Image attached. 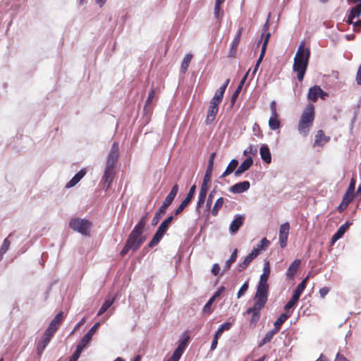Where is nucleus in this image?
Wrapping results in <instances>:
<instances>
[{
    "instance_id": "obj_1",
    "label": "nucleus",
    "mask_w": 361,
    "mask_h": 361,
    "mask_svg": "<svg viewBox=\"0 0 361 361\" xmlns=\"http://www.w3.org/2000/svg\"><path fill=\"white\" fill-rule=\"evenodd\" d=\"M146 224V218L142 217L135 225L128 235L126 245L120 252L121 257H124L130 250L133 252L138 250L146 238L142 235Z\"/></svg>"
},
{
    "instance_id": "obj_2",
    "label": "nucleus",
    "mask_w": 361,
    "mask_h": 361,
    "mask_svg": "<svg viewBox=\"0 0 361 361\" xmlns=\"http://www.w3.org/2000/svg\"><path fill=\"white\" fill-rule=\"evenodd\" d=\"M310 57V50L308 48L305 49L304 42H301L295 54L293 66V71L297 73V78L300 82L304 78Z\"/></svg>"
},
{
    "instance_id": "obj_3",
    "label": "nucleus",
    "mask_w": 361,
    "mask_h": 361,
    "mask_svg": "<svg viewBox=\"0 0 361 361\" xmlns=\"http://www.w3.org/2000/svg\"><path fill=\"white\" fill-rule=\"evenodd\" d=\"M92 224L87 219L72 218L69 221V227L82 235H89Z\"/></svg>"
},
{
    "instance_id": "obj_4",
    "label": "nucleus",
    "mask_w": 361,
    "mask_h": 361,
    "mask_svg": "<svg viewBox=\"0 0 361 361\" xmlns=\"http://www.w3.org/2000/svg\"><path fill=\"white\" fill-rule=\"evenodd\" d=\"M309 277L307 276L296 287L295 290L293 292V294L290 298V300L286 303L284 306V310L288 311L289 309L292 308L298 301L301 294L306 287V283L308 281Z\"/></svg>"
},
{
    "instance_id": "obj_5",
    "label": "nucleus",
    "mask_w": 361,
    "mask_h": 361,
    "mask_svg": "<svg viewBox=\"0 0 361 361\" xmlns=\"http://www.w3.org/2000/svg\"><path fill=\"white\" fill-rule=\"evenodd\" d=\"M268 284L258 283L257 292L255 295V304L260 307H264L268 296Z\"/></svg>"
},
{
    "instance_id": "obj_6",
    "label": "nucleus",
    "mask_w": 361,
    "mask_h": 361,
    "mask_svg": "<svg viewBox=\"0 0 361 361\" xmlns=\"http://www.w3.org/2000/svg\"><path fill=\"white\" fill-rule=\"evenodd\" d=\"M327 96L328 94L318 85L311 87L307 93V99L313 102H315L319 97L324 99Z\"/></svg>"
},
{
    "instance_id": "obj_7",
    "label": "nucleus",
    "mask_w": 361,
    "mask_h": 361,
    "mask_svg": "<svg viewBox=\"0 0 361 361\" xmlns=\"http://www.w3.org/2000/svg\"><path fill=\"white\" fill-rule=\"evenodd\" d=\"M63 319V312L61 311L54 317V318L52 319V321L51 322L45 331L54 336L56 331L58 330L60 325L61 324Z\"/></svg>"
},
{
    "instance_id": "obj_8",
    "label": "nucleus",
    "mask_w": 361,
    "mask_h": 361,
    "mask_svg": "<svg viewBox=\"0 0 361 361\" xmlns=\"http://www.w3.org/2000/svg\"><path fill=\"white\" fill-rule=\"evenodd\" d=\"M314 118V106L312 104H308L302 114L300 120H301L303 123H308L309 124H312Z\"/></svg>"
},
{
    "instance_id": "obj_9",
    "label": "nucleus",
    "mask_w": 361,
    "mask_h": 361,
    "mask_svg": "<svg viewBox=\"0 0 361 361\" xmlns=\"http://www.w3.org/2000/svg\"><path fill=\"white\" fill-rule=\"evenodd\" d=\"M290 225L288 222L283 224L279 229V243L282 248L286 246L289 235Z\"/></svg>"
},
{
    "instance_id": "obj_10",
    "label": "nucleus",
    "mask_w": 361,
    "mask_h": 361,
    "mask_svg": "<svg viewBox=\"0 0 361 361\" xmlns=\"http://www.w3.org/2000/svg\"><path fill=\"white\" fill-rule=\"evenodd\" d=\"M53 336H52V335L49 334V333L44 331L43 337L38 342L37 345V348H36L37 353V355L39 356L42 355V354L43 353L44 349L46 348V347L47 346V345L49 344V343L50 342V341H51V338Z\"/></svg>"
},
{
    "instance_id": "obj_11",
    "label": "nucleus",
    "mask_w": 361,
    "mask_h": 361,
    "mask_svg": "<svg viewBox=\"0 0 361 361\" xmlns=\"http://www.w3.org/2000/svg\"><path fill=\"white\" fill-rule=\"evenodd\" d=\"M114 178V169L106 167L102 177V182L104 183V188L105 190H108Z\"/></svg>"
},
{
    "instance_id": "obj_12",
    "label": "nucleus",
    "mask_w": 361,
    "mask_h": 361,
    "mask_svg": "<svg viewBox=\"0 0 361 361\" xmlns=\"http://www.w3.org/2000/svg\"><path fill=\"white\" fill-rule=\"evenodd\" d=\"M219 105L214 102H210V104L208 109L207 115L205 123L207 125L211 124L215 119L216 116L219 111Z\"/></svg>"
},
{
    "instance_id": "obj_13",
    "label": "nucleus",
    "mask_w": 361,
    "mask_h": 361,
    "mask_svg": "<svg viewBox=\"0 0 361 361\" xmlns=\"http://www.w3.org/2000/svg\"><path fill=\"white\" fill-rule=\"evenodd\" d=\"M242 31H243V28L240 27L238 30V32L236 33L235 37L233 38V39L231 42L230 51L228 53V57H230V58H235L236 56L237 49H238L239 42H240Z\"/></svg>"
},
{
    "instance_id": "obj_14",
    "label": "nucleus",
    "mask_w": 361,
    "mask_h": 361,
    "mask_svg": "<svg viewBox=\"0 0 361 361\" xmlns=\"http://www.w3.org/2000/svg\"><path fill=\"white\" fill-rule=\"evenodd\" d=\"M250 187V183L247 180L234 184L229 188V191L233 194H239L247 191Z\"/></svg>"
},
{
    "instance_id": "obj_15",
    "label": "nucleus",
    "mask_w": 361,
    "mask_h": 361,
    "mask_svg": "<svg viewBox=\"0 0 361 361\" xmlns=\"http://www.w3.org/2000/svg\"><path fill=\"white\" fill-rule=\"evenodd\" d=\"M245 216L241 214H237L234 220L231 223L229 226V231L231 234H235L238 232L239 228L243 226Z\"/></svg>"
},
{
    "instance_id": "obj_16",
    "label": "nucleus",
    "mask_w": 361,
    "mask_h": 361,
    "mask_svg": "<svg viewBox=\"0 0 361 361\" xmlns=\"http://www.w3.org/2000/svg\"><path fill=\"white\" fill-rule=\"evenodd\" d=\"M257 250H252L250 253H249L244 259V260L239 264L238 270L239 272L243 271L245 270L250 264L252 262L254 259H255L257 257Z\"/></svg>"
},
{
    "instance_id": "obj_17",
    "label": "nucleus",
    "mask_w": 361,
    "mask_h": 361,
    "mask_svg": "<svg viewBox=\"0 0 361 361\" xmlns=\"http://www.w3.org/2000/svg\"><path fill=\"white\" fill-rule=\"evenodd\" d=\"M351 224L352 223L347 221L344 224L341 226L337 230V231L332 236L331 243H334L338 240L341 238Z\"/></svg>"
},
{
    "instance_id": "obj_18",
    "label": "nucleus",
    "mask_w": 361,
    "mask_h": 361,
    "mask_svg": "<svg viewBox=\"0 0 361 361\" xmlns=\"http://www.w3.org/2000/svg\"><path fill=\"white\" fill-rule=\"evenodd\" d=\"M259 154L262 159L266 164H270L271 162V155L270 152V149L267 145L263 144L261 145L259 148Z\"/></svg>"
},
{
    "instance_id": "obj_19",
    "label": "nucleus",
    "mask_w": 361,
    "mask_h": 361,
    "mask_svg": "<svg viewBox=\"0 0 361 361\" xmlns=\"http://www.w3.org/2000/svg\"><path fill=\"white\" fill-rule=\"evenodd\" d=\"M86 174V170L85 169H81L80 171H78L72 178L71 180L67 183L66 188H72L75 186Z\"/></svg>"
},
{
    "instance_id": "obj_20",
    "label": "nucleus",
    "mask_w": 361,
    "mask_h": 361,
    "mask_svg": "<svg viewBox=\"0 0 361 361\" xmlns=\"http://www.w3.org/2000/svg\"><path fill=\"white\" fill-rule=\"evenodd\" d=\"M301 263L300 259H295L289 266L287 271H286V276L288 279L293 278L295 274H296L298 269Z\"/></svg>"
},
{
    "instance_id": "obj_21",
    "label": "nucleus",
    "mask_w": 361,
    "mask_h": 361,
    "mask_svg": "<svg viewBox=\"0 0 361 361\" xmlns=\"http://www.w3.org/2000/svg\"><path fill=\"white\" fill-rule=\"evenodd\" d=\"M270 274L269 262L266 261L264 264L263 273L260 276L259 283L267 284V280Z\"/></svg>"
},
{
    "instance_id": "obj_22",
    "label": "nucleus",
    "mask_w": 361,
    "mask_h": 361,
    "mask_svg": "<svg viewBox=\"0 0 361 361\" xmlns=\"http://www.w3.org/2000/svg\"><path fill=\"white\" fill-rule=\"evenodd\" d=\"M189 338H190L188 336H187L186 333H184L182 338L180 339L178 342V347L175 349V350L178 351V353L183 355L188 345Z\"/></svg>"
},
{
    "instance_id": "obj_23",
    "label": "nucleus",
    "mask_w": 361,
    "mask_h": 361,
    "mask_svg": "<svg viewBox=\"0 0 361 361\" xmlns=\"http://www.w3.org/2000/svg\"><path fill=\"white\" fill-rule=\"evenodd\" d=\"M173 219V216L171 215L168 216L160 225H159V240L164 233L167 231L170 224Z\"/></svg>"
},
{
    "instance_id": "obj_24",
    "label": "nucleus",
    "mask_w": 361,
    "mask_h": 361,
    "mask_svg": "<svg viewBox=\"0 0 361 361\" xmlns=\"http://www.w3.org/2000/svg\"><path fill=\"white\" fill-rule=\"evenodd\" d=\"M238 165V161L235 159H232L230 161V163L228 164V165L227 166L224 172L220 176V178H224V177L230 175L231 173H232L235 171V169L237 168Z\"/></svg>"
},
{
    "instance_id": "obj_25",
    "label": "nucleus",
    "mask_w": 361,
    "mask_h": 361,
    "mask_svg": "<svg viewBox=\"0 0 361 361\" xmlns=\"http://www.w3.org/2000/svg\"><path fill=\"white\" fill-rule=\"evenodd\" d=\"M290 317V313L287 312L285 313H282L279 318L276 320L274 324V329L278 332L281 328L282 324H283L289 317Z\"/></svg>"
},
{
    "instance_id": "obj_26",
    "label": "nucleus",
    "mask_w": 361,
    "mask_h": 361,
    "mask_svg": "<svg viewBox=\"0 0 361 361\" xmlns=\"http://www.w3.org/2000/svg\"><path fill=\"white\" fill-rule=\"evenodd\" d=\"M353 200V195H349L345 194L343 195L341 203L338 207V210L339 212H343L348 206L350 202Z\"/></svg>"
},
{
    "instance_id": "obj_27",
    "label": "nucleus",
    "mask_w": 361,
    "mask_h": 361,
    "mask_svg": "<svg viewBox=\"0 0 361 361\" xmlns=\"http://www.w3.org/2000/svg\"><path fill=\"white\" fill-rule=\"evenodd\" d=\"M329 140V137H326L323 130H319L317 131L315 136L314 145H322L324 143L327 142Z\"/></svg>"
},
{
    "instance_id": "obj_28",
    "label": "nucleus",
    "mask_w": 361,
    "mask_h": 361,
    "mask_svg": "<svg viewBox=\"0 0 361 361\" xmlns=\"http://www.w3.org/2000/svg\"><path fill=\"white\" fill-rule=\"evenodd\" d=\"M269 244V241L266 238H264L259 241L257 246L253 248L252 250H257V255H259L262 251H264L268 247Z\"/></svg>"
},
{
    "instance_id": "obj_29",
    "label": "nucleus",
    "mask_w": 361,
    "mask_h": 361,
    "mask_svg": "<svg viewBox=\"0 0 361 361\" xmlns=\"http://www.w3.org/2000/svg\"><path fill=\"white\" fill-rule=\"evenodd\" d=\"M312 125V124H309L308 123H303L301 120H300L298 128L300 134L302 135L303 136H306L308 134Z\"/></svg>"
},
{
    "instance_id": "obj_30",
    "label": "nucleus",
    "mask_w": 361,
    "mask_h": 361,
    "mask_svg": "<svg viewBox=\"0 0 361 361\" xmlns=\"http://www.w3.org/2000/svg\"><path fill=\"white\" fill-rule=\"evenodd\" d=\"M278 333V331L275 329H272L267 332L264 337L262 338V340L260 341L259 346L262 347V345L267 344V343L270 342L273 337Z\"/></svg>"
},
{
    "instance_id": "obj_31",
    "label": "nucleus",
    "mask_w": 361,
    "mask_h": 361,
    "mask_svg": "<svg viewBox=\"0 0 361 361\" xmlns=\"http://www.w3.org/2000/svg\"><path fill=\"white\" fill-rule=\"evenodd\" d=\"M192 59V54H187L185 56V57L182 61L181 66H180V71L183 73H185L188 71V68L189 67V65H190V63Z\"/></svg>"
},
{
    "instance_id": "obj_32",
    "label": "nucleus",
    "mask_w": 361,
    "mask_h": 361,
    "mask_svg": "<svg viewBox=\"0 0 361 361\" xmlns=\"http://www.w3.org/2000/svg\"><path fill=\"white\" fill-rule=\"evenodd\" d=\"M118 154L109 153L106 160V167L114 169L118 159Z\"/></svg>"
},
{
    "instance_id": "obj_33",
    "label": "nucleus",
    "mask_w": 361,
    "mask_h": 361,
    "mask_svg": "<svg viewBox=\"0 0 361 361\" xmlns=\"http://www.w3.org/2000/svg\"><path fill=\"white\" fill-rule=\"evenodd\" d=\"M238 256V250L235 249L230 256V258L226 262L223 271H226L229 269L231 264L235 262Z\"/></svg>"
},
{
    "instance_id": "obj_34",
    "label": "nucleus",
    "mask_w": 361,
    "mask_h": 361,
    "mask_svg": "<svg viewBox=\"0 0 361 361\" xmlns=\"http://www.w3.org/2000/svg\"><path fill=\"white\" fill-rule=\"evenodd\" d=\"M178 192V185L175 184L169 195L166 196L164 202H170V204L173 202L174 198L176 197L177 193Z\"/></svg>"
},
{
    "instance_id": "obj_35",
    "label": "nucleus",
    "mask_w": 361,
    "mask_h": 361,
    "mask_svg": "<svg viewBox=\"0 0 361 361\" xmlns=\"http://www.w3.org/2000/svg\"><path fill=\"white\" fill-rule=\"evenodd\" d=\"M253 164V159L249 157L246 158L244 161L238 167L240 171L243 173L247 171Z\"/></svg>"
},
{
    "instance_id": "obj_36",
    "label": "nucleus",
    "mask_w": 361,
    "mask_h": 361,
    "mask_svg": "<svg viewBox=\"0 0 361 361\" xmlns=\"http://www.w3.org/2000/svg\"><path fill=\"white\" fill-rule=\"evenodd\" d=\"M269 126L272 130H276L280 128L281 123L278 116H271L269 120Z\"/></svg>"
},
{
    "instance_id": "obj_37",
    "label": "nucleus",
    "mask_w": 361,
    "mask_h": 361,
    "mask_svg": "<svg viewBox=\"0 0 361 361\" xmlns=\"http://www.w3.org/2000/svg\"><path fill=\"white\" fill-rule=\"evenodd\" d=\"M231 326L232 323L225 322L219 327L214 335L216 336V337H220L224 331L229 330L231 328Z\"/></svg>"
},
{
    "instance_id": "obj_38",
    "label": "nucleus",
    "mask_w": 361,
    "mask_h": 361,
    "mask_svg": "<svg viewBox=\"0 0 361 361\" xmlns=\"http://www.w3.org/2000/svg\"><path fill=\"white\" fill-rule=\"evenodd\" d=\"M92 336H91L89 334H85L83 337L81 338L80 342L78 344V347L83 350V349L86 347V345L89 343V342L92 340Z\"/></svg>"
},
{
    "instance_id": "obj_39",
    "label": "nucleus",
    "mask_w": 361,
    "mask_h": 361,
    "mask_svg": "<svg viewBox=\"0 0 361 361\" xmlns=\"http://www.w3.org/2000/svg\"><path fill=\"white\" fill-rule=\"evenodd\" d=\"M224 203V199L223 197H219L217 199L212 210V214L213 216H216L218 214L219 210L222 207Z\"/></svg>"
},
{
    "instance_id": "obj_40",
    "label": "nucleus",
    "mask_w": 361,
    "mask_h": 361,
    "mask_svg": "<svg viewBox=\"0 0 361 361\" xmlns=\"http://www.w3.org/2000/svg\"><path fill=\"white\" fill-rule=\"evenodd\" d=\"M114 300H106L104 301V302L102 304V307H100L97 315L100 316L103 313H104L114 303Z\"/></svg>"
},
{
    "instance_id": "obj_41",
    "label": "nucleus",
    "mask_w": 361,
    "mask_h": 361,
    "mask_svg": "<svg viewBox=\"0 0 361 361\" xmlns=\"http://www.w3.org/2000/svg\"><path fill=\"white\" fill-rule=\"evenodd\" d=\"M349 14L351 16V18L359 17L361 14V3H359L355 6L351 8Z\"/></svg>"
},
{
    "instance_id": "obj_42",
    "label": "nucleus",
    "mask_w": 361,
    "mask_h": 361,
    "mask_svg": "<svg viewBox=\"0 0 361 361\" xmlns=\"http://www.w3.org/2000/svg\"><path fill=\"white\" fill-rule=\"evenodd\" d=\"M11 243L8 238H5L1 247H0V259L2 258L3 255L8 251L9 249Z\"/></svg>"
},
{
    "instance_id": "obj_43",
    "label": "nucleus",
    "mask_w": 361,
    "mask_h": 361,
    "mask_svg": "<svg viewBox=\"0 0 361 361\" xmlns=\"http://www.w3.org/2000/svg\"><path fill=\"white\" fill-rule=\"evenodd\" d=\"M263 307H260L259 306L257 307V305L255 304V312L252 315V318L250 319L251 323H256L257 322H258V320L259 319L260 310Z\"/></svg>"
},
{
    "instance_id": "obj_44",
    "label": "nucleus",
    "mask_w": 361,
    "mask_h": 361,
    "mask_svg": "<svg viewBox=\"0 0 361 361\" xmlns=\"http://www.w3.org/2000/svg\"><path fill=\"white\" fill-rule=\"evenodd\" d=\"M224 97V93L219 92L217 90L214 94V96L212 99L211 102H214V103H216L217 104H219Z\"/></svg>"
},
{
    "instance_id": "obj_45",
    "label": "nucleus",
    "mask_w": 361,
    "mask_h": 361,
    "mask_svg": "<svg viewBox=\"0 0 361 361\" xmlns=\"http://www.w3.org/2000/svg\"><path fill=\"white\" fill-rule=\"evenodd\" d=\"M249 287L248 281L245 282L242 286L240 288L238 293H237V298H240L247 290Z\"/></svg>"
},
{
    "instance_id": "obj_46",
    "label": "nucleus",
    "mask_w": 361,
    "mask_h": 361,
    "mask_svg": "<svg viewBox=\"0 0 361 361\" xmlns=\"http://www.w3.org/2000/svg\"><path fill=\"white\" fill-rule=\"evenodd\" d=\"M214 299L212 298V297L209 298V300L207 301V302L204 305V307H203V312L204 313H209L210 314L212 312V310H211V307L213 304V302H214Z\"/></svg>"
},
{
    "instance_id": "obj_47",
    "label": "nucleus",
    "mask_w": 361,
    "mask_h": 361,
    "mask_svg": "<svg viewBox=\"0 0 361 361\" xmlns=\"http://www.w3.org/2000/svg\"><path fill=\"white\" fill-rule=\"evenodd\" d=\"M355 188V178H353L351 179V180H350V185L348 186V190L345 192V194H348V195H349L350 196L353 195Z\"/></svg>"
},
{
    "instance_id": "obj_48",
    "label": "nucleus",
    "mask_w": 361,
    "mask_h": 361,
    "mask_svg": "<svg viewBox=\"0 0 361 361\" xmlns=\"http://www.w3.org/2000/svg\"><path fill=\"white\" fill-rule=\"evenodd\" d=\"M82 350L80 349V347L78 348V346L76 347V350L74 352V353L72 355V356L70 357L69 360L68 361H76L78 360V359L79 358V357L80 356V354L82 353Z\"/></svg>"
},
{
    "instance_id": "obj_49",
    "label": "nucleus",
    "mask_w": 361,
    "mask_h": 361,
    "mask_svg": "<svg viewBox=\"0 0 361 361\" xmlns=\"http://www.w3.org/2000/svg\"><path fill=\"white\" fill-rule=\"evenodd\" d=\"M252 131H253L254 135H255V136H257L258 137H262V133L261 132L259 126L257 123H255L253 125V126H252Z\"/></svg>"
},
{
    "instance_id": "obj_50",
    "label": "nucleus",
    "mask_w": 361,
    "mask_h": 361,
    "mask_svg": "<svg viewBox=\"0 0 361 361\" xmlns=\"http://www.w3.org/2000/svg\"><path fill=\"white\" fill-rule=\"evenodd\" d=\"M206 197H207V193L200 192L199 197H198V201H197V207H200L204 203Z\"/></svg>"
},
{
    "instance_id": "obj_51",
    "label": "nucleus",
    "mask_w": 361,
    "mask_h": 361,
    "mask_svg": "<svg viewBox=\"0 0 361 361\" xmlns=\"http://www.w3.org/2000/svg\"><path fill=\"white\" fill-rule=\"evenodd\" d=\"M169 206L170 202H163L162 205L159 207V219L166 213V211Z\"/></svg>"
},
{
    "instance_id": "obj_52",
    "label": "nucleus",
    "mask_w": 361,
    "mask_h": 361,
    "mask_svg": "<svg viewBox=\"0 0 361 361\" xmlns=\"http://www.w3.org/2000/svg\"><path fill=\"white\" fill-rule=\"evenodd\" d=\"M182 356V354L176 350H174L172 355L169 358V361H178Z\"/></svg>"
},
{
    "instance_id": "obj_53",
    "label": "nucleus",
    "mask_w": 361,
    "mask_h": 361,
    "mask_svg": "<svg viewBox=\"0 0 361 361\" xmlns=\"http://www.w3.org/2000/svg\"><path fill=\"white\" fill-rule=\"evenodd\" d=\"M257 152V147L254 146L252 145H250L247 149V150L244 151V154L246 155L247 153L251 154H255Z\"/></svg>"
},
{
    "instance_id": "obj_54",
    "label": "nucleus",
    "mask_w": 361,
    "mask_h": 361,
    "mask_svg": "<svg viewBox=\"0 0 361 361\" xmlns=\"http://www.w3.org/2000/svg\"><path fill=\"white\" fill-rule=\"evenodd\" d=\"M271 116H279L276 111V104L275 101H272L270 104Z\"/></svg>"
},
{
    "instance_id": "obj_55",
    "label": "nucleus",
    "mask_w": 361,
    "mask_h": 361,
    "mask_svg": "<svg viewBox=\"0 0 361 361\" xmlns=\"http://www.w3.org/2000/svg\"><path fill=\"white\" fill-rule=\"evenodd\" d=\"M242 89H240V87H237L236 90H235V92H233L232 97H231V102L232 104H234L237 97H238L239 95V93L240 92Z\"/></svg>"
},
{
    "instance_id": "obj_56",
    "label": "nucleus",
    "mask_w": 361,
    "mask_h": 361,
    "mask_svg": "<svg viewBox=\"0 0 361 361\" xmlns=\"http://www.w3.org/2000/svg\"><path fill=\"white\" fill-rule=\"evenodd\" d=\"M185 203L186 202H183L180 203V204L178 206V207L174 212L175 216H178L183 211V209L187 207L185 205Z\"/></svg>"
},
{
    "instance_id": "obj_57",
    "label": "nucleus",
    "mask_w": 361,
    "mask_h": 361,
    "mask_svg": "<svg viewBox=\"0 0 361 361\" xmlns=\"http://www.w3.org/2000/svg\"><path fill=\"white\" fill-rule=\"evenodd\" d=\"M158 243V231L154 233L152 240L149 244V247H152Z\"/></svg>"
},
{
    "instance_id": "obj_58",
    "label": "nucleus",
    "mask_w": 361,
    "mask_h": 361,
    "mask_svg": "<svg viewBox=\"0 0 361 361\" xmlns=\"http://www.w3.org/2000/svg\"><path fill=\"white\" fill-rule=\"evenodd\" d=\"M100 324L99 322L95 323L92 328L88 331L87 334H89L91 336H93L94 333L97 331Z\"/></svg>"
},
{
    "instance_id": "obj_59",
    "label": "nucleus",
    "mask_w": 361,
    "mask_h": 361,
    "mask_svg": "<svg viewBox=\"0 0 361 361\" xmlns=\"http://www.w3.org/2000/svg\"><path fill=\"white\" fill-rule=\"evenodd\" d=\"M113 154H119V147L117 142H114L111 148L110 152Z\"/></svg>"
},
{
    "instance_id": "obj_60",
    "label": "nucleus",
    "mask_w": 361,
    "mask_h": 361,
    "mask_svg": "<svg viewBox=\"0 0 361 361\" xmlns=\"http://www.w3.org/2000/svg\"><path fill=\"white\" fill-rule=\"evenodd\" d=\"M270 37H271V33H269V32H267L265 35L264 42H263L262 46V49H267V44L269 42Z\"/></svg>"
},
{
    "instance_id": "obj_61",
    "label": "nucleus",
    "mask_w": 361,
    "mask_h": 361,
    "mask_svg": "<svg viewBox=\"0 0 361 361\" xmlns=\"http://www.w3.org/2000/svg\"><path fill=\"white\" fill-rule=\"evenodd\" d=\"M225 290V288L224 286H221L214 293V295L212 296V298H214V300H216V298H218L222 292H224Z\"/></svg>"
},
{
    "instance_id": "obj_62",
    "label": "nucleus",
    "mask_w": 361,
    "mask_h": 361,
    "mask_svg": "<svg viewBox=\"0 0 361 361\" xmlns=\"http://www.w3.org/2000/svg\"><path fill=\"white\" fill-rule=\"evenodd\" d=\"M221 4H216L214 6V14L215 18H218L219 17L220 10H221Z\"/></svg>"
},
{
    "instance_id": "obj_63",
    "label": "nucleus",
    "mask_w": 361,
    "mask_h": 361,
    "mask_svg": "<svg viewBox=\"0 0 361 361\" xmlns=\"http://www.w3.org/2000/svg\"><path fill=\"white\" fill-rule=\"evenodd\" d=\"M356 82L357 85H361V63L357 70L356 75Z\"/></svg>"
},
{
    "instance_id": "obj_64",
    "label": "nucleus",
    "mask_w": 361,
    "mask_h": 361,
    "mask_svg": "<svg viewBox=\"0 0 361 361\" xmlns=\"http://www.w3.org/2000/svg\"><path fill=\"white\" fill-rule=\"evenodd\" d=\"M219 271H220V267H219V264H214L213 265L212 269V273L214 276H216L219 273Z\"/></svg>"
}]
</instances>
